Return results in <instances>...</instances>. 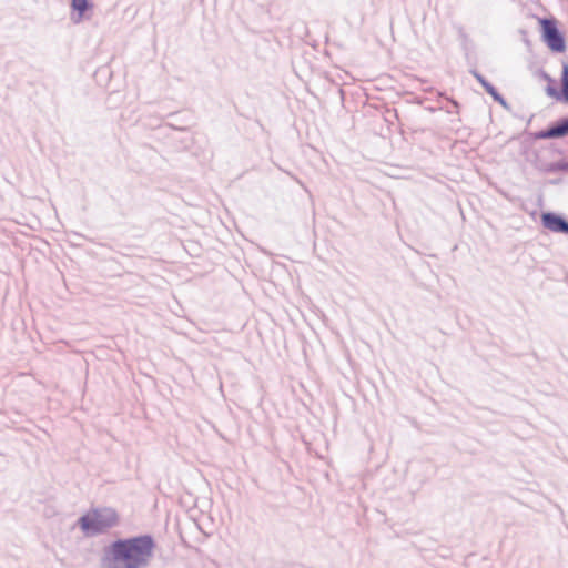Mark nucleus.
Returning a JSON list of instances; mask_svg holds the SVG:
<instances>
[{
  "label": "nucleus",
  "instance_id": "1",
  "mask_svg": "<svg viewBox=\"0 0 568 568\" xmlns=\"http://www.w3.org/2000/svg\"><path fill=\"white\" fill-rule=\"evenodd\" d=\"M154 548L150 535L118 539L105 548L101 568H146L153 559Z\"/></svg>",
  "mask_w": 568,
  "mask_h": 568
},
{
  "label": "nucleus",
  "instance_id": "2",
  "mask_svg": "<svg viewBox=\"0 0 568 568\" xmlns=\"http://www.w3.org/2000/svg\"><path fill=\"white\" fill-rule=\"evenodd\" d=\"M119 516L113 508H93L78 520V525L82 532L88 536H97L103 534L108 529L116 526Z\"/></svg>",
  "mask_w": 568,
  "mask_h": 568
},
{
  "label": "nucleus",
  "instance_id": "3",
  "mask_svg": "<svg viewBox=\"0 0 568 568\" xmlns=\"http://www.w3.org/2000/svg\"><path fill=\"white\" fill-rule=\"evenodd\" d=\"M542 39L550 50L555 52H564L566 43L562 34L557 28L556 21L552 19H541Z\"/></svg>",
  "mask_w": 568,
  "mask_h": 568
},
{
  "label": "nucleus",
  "instance_id": "4",
  "mask_svg": "<svg viewBox=\"0 0 568 568\" xmlns=\"http://www.w3.org/2000/svg\"><path fill=\"white\" fill-rule=\"evenodd\" d=\"M542 226L554 233L568 234V221L561 215L554 212H545L541 214Z\"/></svg>",
  "mask_w": 568,
  "mask_h": 568
},
{
  "label": "nucleus",
  "instance_id": "5",
  "mask_svg": "<svg viewBox=\"0 0 568 568\" xmlns=\"http://www.w3.org/2000/svg\"><path fill=\"white\" fill-rule=\"evenodd\" d=\"M568 134V118L561 119L559 122H557L555 125L539 131L537 133L538 139H557L562 138Z\"/></svg>",
  "mask_w": 568,
  "mask_h": 568
},
{
  "label": "nucleus",
  "instance_id": "6",
  "mask_svg": "<svg viewBox=\"0 0 568 568\" xmlns=\"http://www.w3.org/2000/svg\"><path fill=\"white\" fill-rule=\"evenodd\" d=\"M561 82H562L561 99L564 101L568 102V63H566V62L562 64Z\"/></svg>",
  "mask_w": 568,
  "mask_h": 568
},
{
  "label": "nucleus",
  "instance_id": "7",
  "mask_svg": "<svg viewBox=\"0 0 568 568\" xmlns=\"http://www.w3.org/2000/svg\"><path fill=\"white\" fill-rule=\"evenodd\" d=\"M485 91L491 95V98L498 102L500 105H503L504 108H508V104L506 102V100L498 93V91L495 89L494 85H491L490 83L489 84H485Z\"/></svg>",
  "mask_w": 568,
  "mask_h": 568
},
{
  "label": "nucleus",
  "instance_id": "8",
  "mask_svg": "<svg viewBox=\"0 0 568 568\" xmlns=\"http://www.w3.org/2000/svg\"><path fill=\"white\" fill-rule=\"evenodd\" d=\"M71 6L73 10L78 11L79 17H82L83 13L89 9L90 3L88 0H72Z\"/></svg>",
  "mask_w": 568,
  "mask_h": 568
},
{
  "label": "nucleus",
  "instance_id": "9",
  "mask_svg": "<svg viewBox=\"0 0 568 568\" xmlns=\"http://www.w3.org/2000/svg\"><path fill=\"white\" fill-rule=\"evenodd\" d=\"M546 93L551 98H556L558 100L561 99V93H559L558 90L551 85L546 88Z\"/></svg>",
  "mask_w": 568,
  "mask_h": 568
},
{
  "label": "nucleus",
  "instance_id": "10",
  "mask_svg": "<svg viewBox=\"0 0 568 568\" xmlns=\"http://www.w3.org/2000/svg\"><path fill=\"white\" fill-rule=\"evenodd\" d=\"M471 73L476 78V80L483 85L484 89L485 84H489V82L477 71H473Z\"/></svg>",
  "mask_w": 568,
  "mask_h": 568
}]
</instances>
